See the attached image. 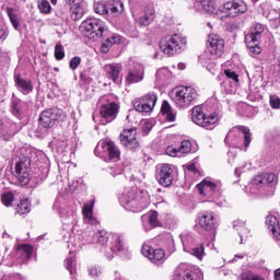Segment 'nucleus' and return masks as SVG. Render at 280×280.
I'll list each match as a JSON object with an SVG mask.
<instances>
[{
  "label": "nucleus",
  "instance_id": "13",
  "mask_svg": "<svg viewBox=\"0 0 280 280\" xmlns=\"http://www.w3.org/2000/svg\"><path fill=\"white\" fill-rule=\"evenodd\" d=\"M144 75H145V67H143V65L141 63H135L127 74L126 83L137 84L139 82H143Z\"/></svg>",
  "mask_w": 280,
  "mask_h": 280
},
{
  "label": "nucleus",
  "instance_id": "38",
  "mask_svg": "<svg viewBox=\"0 0 280 280\" xmlns=\"http://www.w3.org/2000/svg\"><path fill=\"white\" fill-rule=\"evenodd\" d=\"M7 14H8L14 30H19L21 23H19V18L16 16V14H14L12 8H7Z\"/></svg>",
  "mask_w": 280,
  "mask_h": 280
},
{
  "label": "nucleus",
  "instance_id": "12",
  "mask_svg": "<svg viewBox=\"0 0 280 280\" xmlns=\"http://www.w3.org/2000/svg\"><path fill=\"white\" fill-rule=\"evenodd\" d=\"M207 48L212 56L220 57L224 51V39L220 38L218 34L210 35L207 42Z\"/></svg>",
  "mask_w": 280,
  "mask_h": 280
},
{
  "label": "nucleus",
  "instance_id": "3",
  "mask_svg": "<svg viewBox=\"0 0 280 280\" xmlns=\"http://www.w3.org/2000/svg\"><path fill=\"white\" fill-rule=\"evenodd\" d=\"M106 24L100 19H89L81 23L80 31L91 40H100L104 36Z\"/></svg>",
  "mask_w": 280,
  "mask_h": 280
},
{
  "label": "nucleus",
  "instance_id": "39",
  "mask_svg": "<svg viewBox=\"0 0 280 280\" xmlns=\"http://www.w3.org/2000/svg\"><path fill=\"white\" fill-rule=\"evenodd\" d=\"M262 178H264L265 185L267 184L269 187H275V185H277V175L272 173L262 174Z\"/></svg>",
  "mask_w": 280,
  "mask_h": 280
},
{
  "label": "nucleus",
  "instance_id": "47",
  "mask_svg": "<svg viewBox=\"0 0 280 280\" xmlns=\"http://www.w3.org/2000/svg\"><path fill=\"white\" fill-rule=\"evenodd\" d=\"M261 185H265L264 174L257 175L256 177H254V179L252 182V189H255V187H261Z\"/></svg>",
  "mask_w": 280,
  "mask_h": 280
},
{
  "label": "nucleus",
  "instance_id": "64",
  "mask_svg": "<svg viewBox=\"0 0 280 280\" xmlns=\"http://www.w3.org/2000/svg\"><path fill=\"white\" fill-rule=\"evenodd\" d=\"M240 170H242V167H237V168H235V171H234V174L236 175V176H240Z\"/></svg>",
  "mask_w": 280,
  "mask_h": 280
},
{
  "label": "nucleus",
  "instance_id": "23",
  "mask_svg": "<svg viewBox=\"0 0 280 280\" xmlns=\"http://www.w3.org/2000/svg\"><path fill=\"white\" fill-rule=\"evenodd\" d=\"M70 12L72 21H80L84 16V8L80 5V0H74L70 4Z\"/></svg>",
  "mask_w": 280,
  "mask_h": 280
},
{
  "label": "nucleus",
  "instance_id": "43",
  "mask_svg": "<svg viewBox=\"0 0 280 280\" xmlns=\"http://www.w3.org/2000/svg\"><path fill=\"white\" fill-rule=\"evenodd\" d=\"M95 237L98 242V244H102L104 246V244H108V233L104 232V231H98L95 233Z\"/></svg>",
  "mask_w": 280,
  "mask_h": 280
},
{
  "label": "nucleus",
  "instance_id": "42",
  "mask_svg": "<svg viewBox=\"0 0 280 280\" xmlns=\"http://www.w3.org/2000/svg\"><path fill=\"white\" fill-rule=\"evenodd\" d=\"M1 200L4 207H12V202H14V194L5 192L2 195Z\"/></svg>",
  "mask_w": 280,
  "mask_h": 280
},
{
  "label": "nucleus",
  "instance_id": "53",
  "mask_svg": "<svg viewBox=\"0 0 280 280\" xmlns=\"http://www.w3.org/2000/svg\"><path fill=\"white\" fill-rule=\"evenodd\" d=\"M224 73H225L226 78L234 80V82H240V78L237 77V73H235V71L225 70Z\"/></svg>",
  "mask_w": 280,
  "mask_h": 280
},
{
  "label": "nucleus",
  "instance_id": "37",
  "mask_svg": "<svg viewBox=\"0 0 280 280\" xmlns=\"http://www.w3.org/2000/svg\"><path fill=\"white\" fill-rule=\"evenodd\" d=\"M150 226L156 228L161 226V221H159V212L151 211L148 215Z\"/></svg>",
  "mask_w": 280,
  "mask_h": 280
},
{
  "label": "nucleus",
  "instance_id": "4",
  "mask_svg": "<svg viewBox=\"0 0 280 280\" xmlns=\"http://www.w3.org/2000/svg\"><path fill=\"white\" fill-rule=\"evenodd\" d=\"M198 100V91L191 86H179L174 90V104L178 108H189Z\"/></svg>",
  "mask_w": 280,
  "mask_h": 280
},
{
  "label": "nucleus",
  "instance_id": "18",
  "mask_svg": "<svg viewBox=\"0 0 280 280\" xmlns=\"http://www.w3.org/2000/svg\"><path fill=\"white\" fill-rule=\"evenodd\" d=\"M197 189L200 196H206L207 198H212L213 194H215V189H218V185L213 182L202 180L197 185Z\"/></svg>",
  "mask_w": 280,
  "mask_h": 280
},
{
  "label": "nucleus",
  "instance_id": "21",
  "mask_svg": "<svg viewBox=\"0 0 280 280\" xmlns=\"http://www.w3.org/2000/svg\"><path fill=\"white\" fill-rule=\"evenodd\" d=\"M107 8L110 16H121L124 13V2L121 0H109Z\"/></svg>",
  "mask_w": 280,
  "mask_h": 280
},
{
  "label": "nucleus",
  "instance_id": "19",
  "mask_svg": "<svg viewBox=\"0 0 280 280\" xmlns=\"http://www.w3.org/2000/svg\"><path fill=\"white\" fill-rule=\"evenodd\" d=\"M15 86L23 93L24 95H27L28 93H32L34 86L32 85V81H27L23 79L20 74L15 75L14 78Z\"/></svg>",
  "mask_w": 280,
  "mask_h": 280
},
{
  "label": "nucleus",
  "instance_id": "62",
  "mask_svg": "<svg viewBox=\"0 0 280 280\" xmlns=\"http://www.w3.org/2000/svg\"><path fill=\"white\" fill-rule=\"evenodd\" d=\"M5 31L4 30H0V40L1 38H5Z\"/></svg>",
  "mask_w": 280,
  "mask_h": 280
},
{
  "label": "nucleus",
  "instance_id": "54",
  "mask_svg": "<svg viewBox=\"0 0 280 280\" xmlns=\"http://www.w3.org/2000/svg\"><path fill=\"white\" fill-rule=\"evenodd\" d=\"M270 106L271 108H280V98L277 96H270Z\"/></svg>",
  "mask_w": 280,
  "mask_h": 280
},
{
  "label": "nucleus",
  "instance_id": "52",
  "mask_svg": "<svg viewBox=\"0 0 280 280\" xmlns=\"http://www.w3.org/2000/svg\"><path fill=\"white\" fill-rule=\"evenodd\" d=\"M82 62V58L80 57H73L70 60V69L75 70L77 67H80V63Z\"/></svg>",
  "mask_w": 280,
  "mask_h": 280
},
{
  "label": "nucleus",
  "instance_id": "27",
  "mask_svg": "<svg viewBox=\"0 0 280 280\" xmlns=\"http://www.w3.org/2000/svg\"><path fill=\"white\" fill-rule=\"evenodd\" d=\"M161 110L162 115H165L167 121H174L176 119V114H174V109L172 108V105H170V102L163 101Z\"/></svg>",
  "mask_w": 280,
  "mask_h": 280
},
{
  "label": "nucleus",
  "instance_id": "60",
  "mask_svg": "<svg viewBox=\"0 0 280 280\" xmlns=\"http://www.w3.org/2000/svg\"><path fill=\"white\" fill-rule=\"evenodd\" d=\"M145 128H147V132H150V130H152V124L147 122L145 127H143L142 130H145Z\"/></svg>",
  "mask_w": 280,
  "mask_h": 280
},
{
  "label": "nucleus",
  "instance_id": "55",
  "mask_svg": "<svg viewBox=\"0 0 280 280\" xmlns=\"http://www.w3.org/2000/svg\"><path fill=\"white\" fill-rule=\"evenodd\" d=\"M166 154H168V156H178V150L174 147H168L166 148Z\"/></svg>",
  "mask_w": 280,
  "mask_h": 280
},
{
  "label": "nucleus",
  "instance_id": "1",
  "mask_svg": "<svg viewBox=\"0 0 280 280\" xmlns=\"http://www.w3.org/2000/svg\"><path fill=\"white\" fill-rule=\"evenodd\" d=\"M186 45L187 38L178 34L165 36L160 40V49L165 56H176V54H180Z\"/></svg>",
  "mask_w": 280,
  "mask_h": 280
},
{
  "label": "nucleus",
  "instance_id": "57",
  "mask_svg": "<svg viewBox=\"0 0 280 280\" xmlns=\"http://www.w3.org/2000/svg\"><path fill=\"white\" fill-rule=\"evenodd\" d=\"M253 184L249 185L248 189H249V194H253L254 196H257V194H259V186H256L255 188H253Z\"/></svg>",
  "mask_w": 280,
  "mask_h": 280
},
{
  "label": "nucleus",
  "instance_id": "14",
  "mask_svg": "<svg viewBox=\"0 0 280 280\" xmlns=\"http://www.w3.org/2000/svg\"><path fill=\"white\" fill-rule=\"evenodd\" d=\"M158 170V178L160 185L163 187H170V185H172V180H174V176L172 175V167L168 164H162Z\"/></svg>",
  "mask_w": 280,
  "mask_h": 280
},
{
  "label": "nucleus",
  "instance_id": "56",
  "mask_svg": "<svg viewBox=\"0 0 280 280\" xmlns=\"http://www.w3.org/2000/svg\"><path fill=\"white\" fill-rule=\"evenodd\" d=\"M116 250H124V243L121 242V238H117L116 241Z\"/></svg>",
  "mask_w": 280,
  "mask_h": 280
},
{
  "label": "nucleus",
  "instance_id": "15",
  "mask_svg": "<svg viewBox=\"0 0 280 280\" xmlns=\"http://www.w3.org/2000/svg\"><path fill=\"white\" fill-rule=\"evenodd\" d=\"M141 253L144 257H148L151 261H153V264H156V261H163V259H165V252H163V249H154L150 245H143Z\"/></svg>",
  "mask_w": 280,
  "mask_h": 280
},
{
  "label": "nucleus",
  "instance_id": "45",
  "mask_svg": "<svg viewBox=\"0 0 280 280\" xmlns=\"http://www.w3.org/2000/svg\"><path fill=\"white\" fill-rule=\"evenodd\" d=\"M55 58L56 60H62L65 58V47L61 44L55 46Z\"/></svg>",
  "mask_w": 280,
  "mask_h": 280
},
{
  "label": "nucleus",
  "instance_id": "58",
  "mask_svg": "<svg viewBox=\"0 0 280 280\" xmlns=\"http://www.w3.org/2000/svg\"><path fill=\"white\" fill-rule=\"evenodd\" d=\"M89 272L91 277H97L100 275V271L95 267L90 268Z\"/></svg>",
  "mask_w": 280,
  "mask_h": 280
},
{
  "label": "nucleus",
  "instance_id": "22",
  "mask_svg": "<svg viewBox=\"0 0 280 280\" xmlns=\"http://www.w3.org/2000/svg\"><path fill=\"white\" fill-rule=\"evenodd\" d=\"M259 40H260L259 38L254 37L253 35L245 36V44L249 49V52L254 54V56H258V54H261V47H259Z\"/></svg>",
  "mask_w": 280,
  "mask_h": 280
},
{
  "label": "nucleus",
  "instance_id": "49",
  "mask_svg": "<svg viewBox=\"0 0 280 280\" xmlns=\"http://www.w3.org/2000/svg\"><path fill=\"white\" fill-rule=\"evenodd\" d=\"M197 259H202V255H205V247H195L190 252Z\"/></svg>",
  "mask_w": 280,
  "mask_h": 280
},
{
  "label": "nucleus",
  "instance_id": "33",
  "mask_svg": "<svg viewBox=\"0 0 280 280\" xmlns=\"http://www.w3.org/2000/svg\"><path fill=\"white\" fill-rule=\"evenodd\" d=\"M11 113L14 115V117H21L23 115V105L21 101H12L11 103Z\"/></svg>",
  "mask_w": 280,
  "mask_h": 280
},
{
  "label": "nucleus",
  "instance_id": "2",
  "mask_svg": "<svg viewBox=\"0 0 280 280\" xmlns=\"http://www.w3.org/2000/svg\"><path fill=\"white\" fill-rule=\"evenodd\" d=\"M120 205L127 210L137 213L143 211L150 205L148 197H137V192L129 190L119 198Z\"/></svg>",
  "mask_w": 280,
  "mask_h": 280
},
{
  "label": "nucleus",
  "instance_id": "34",
  "mask_svg": "<svg viewBox=\"0 0 280 280\" xmlns=\"http://www.w3.org/2000/svg\"><path fill=\"white\" fill-rule=\"evenodd\" d=\"M16 213H19V215H25V213H30V201L23 200L20 201V203H18L16 209H15Z\"/></svg>",
  "mask_w": 280,
  "mask_h": 280
},
{
  "label": "nucleus",
  "instance_id": "41",
  "mask_svg": "<svg viewBox=\"0 0 280 280\" xmlns=\"http://www.w3.org/2000/svg\"><path fill=\"white\" fill-rule=\"evenodd\" d=\"M177 152H180L182 154H189V152H191V142L189 140L182 141Z\"/></svg>",
  "mask_w": 280,
  "mask_h": 280
},
{
  "label": "nucleus",
  "instance_id": "17",
  "mask_svg": "<svg viewBox=\"0 0 280 280\" xmlns=\"http://www.w3.org/2000/svg\"><path fill=\"white\" fill-rule=\"evenodd\" d=\"M199 225L205 231H213L218 225V220L213 217V212H203L201 217H199Z\"/></svg>",
  "mask_w": 280,
  "mask_h": 280
},
{
  "label": "nucleus",
  "instance_id": "48",
  "mask_svg": "<svg viewBox=\"0 0 280 280\" xmlns=\"http://www.w3.org/2000/svg\"><path fill=\"white\" fill-rule=\"evenodd\" d=\"M170 75V70L167 68H161L156 71L158 80H165Z\"/></svg>",
  "mask_w": 280,
  "mask_h": 280
},
{
  "label": "nucleus",
  "instance_id": "44",
  "mask_svg": "<svg viewBox=\"0 0 280 280\" xmlns=\"http://www.w3.org/2000/svg\"><path fill=\"white\" fill-rule=\"evenodd\" d=\"M38 9H39V12H42L43 14H50V12H51V4H49V1L43 0L38 4Z\"/></svg>",
  "mask_w": 280,
  "mask_h": 280
},
{
  "label": "nucleus",
  "instance_id": "5",
  "mask_svg": "<svg viewBox=\"0 0 280 280\" xmlns=\"http://www.w3.org/2000/svg\"><path fill=\"white\" fill-rule=\"evenodd\" d=\"M191 119L194 124L200 126L201 128H206V130H213L215 124H218V114L213 113L209 116L202 112V107L197 105L192 108Z\"/></svg>",
  "mask_w": 280,
  "mask_h": 280
},
{
  "label": "nucleus",
  "instance_id": "31",
  "mask_svg": "<svg viewBox=\"0 0 280 280\" xmlns=\"http://www.w3.org/2000/svg\"><path fill=\"white\" fill-rule=\"evenodd\" d=\"M117 43H119L118 36L108 37L101 46L102 54H108V51H110V47H113V45H117Z\"/></svg>",
  "mask_w": 280,
  "mask_h": 280
},
{
  "label": "nucleus",
  "instance_id": "20",
  "mask_svg": "<svg viewBox=\"0 0 280 280\" xmlns=\"http://www.w3.org/2000/svg\"><path fill=\"white\" fill-rule=\"evenodd\" d=\"M266 224L269 231L272 233L273 237L277 241H280V226H279V220H277V217L268 215L266 218Z\"/></svg>",
  "mask_w": 280,
  "mask_h": 280
},
{
  "label": "nucleus",
  "instance_id": "25",
  "mask_svg": "<svg viewBox=\"0 0 280 280\" xmlns=\"http://www.w3.org/2000/svg\"><path fill=\"white\" fill-rule=\"evenodd\" d=\"M105 70L107 73V77L113 80V82H116V80H119V72L121 71V66L117 63H109L105 66Z\"/></svg>",
  "mask_w": 280,
  "mask_h": 280
},
{
  "label": "nucleus",
  "instance_id": "61",
  "mask_svg": "<svg viewBox=\"0 0 280 280\" xmlns=\"http://www.w3.org/2000/svg\"><path fill=\"white\" fill-rule=\"evenodd\" d=\"M115 172H116V174H122L124 168H121V167H119V166H116V167H115Z\"/></svg>",
  "mask_w": 280,
  "mask_h": 280
},
{
  "label": "nucleus",
  "instance_id": "11",
  "mask_svg": "<svg viewBox=\"0 0 280 280\" xmlns=\"http://www.w3.org/2000/svg\"><path fill=\"white\" fill-rule=\"evenodd\" d=\"M119 110V105L117 103H108L104 104L100 108V113L102 116V124L103 126H106V124H110V121H114L117 117V113Z\"/></svg>",
  "mask_w": 280,
  "mask_h": 280
},
{
  "label": "nucleus",
  "instance_id": "35",
  "mask_svg": "<svg viewBox=\"0 0 280 280\" xmlns=\"http://www.w3.org/2000/svg\"><path fill=\"white\" fill-rule=\"evenodd\" d=\"M264 25L256 23L252 28H250V33L247 34L248 36H254L255 38L260 39L261 38V34H264Z\"/></svg>",
  "mask_w": 280,
  "mask_h": 280
},
{
  "label": "nucleus",
  "instance_id": "30",
  "mask_svg": "<svg viewBox=\"0 0 280 280\" xmlns=\"http://www.w3.org/2000/svg\"><path fill=\"white\" fill-rule=\"evenodd\" d=\"M154 19H155L154 9H147L144 11L143 16L139 19V23L140 25L148 26L154 21Z\"/></svg>",
  "mask_w": 280,
  "mask_h": 280
},
{
  "label": "nucleus",
  "instance_id": "46",
  "mask_svg": "<svg viewBox=\"0 0 280 280\" xmlns=\"http://www.w3.org/2000/svg\"><path fill=\"white\" fill-rule=\"evenodd\" d=\"M96 14H109L108 13V2L107 3H97L96 7L94 8Z\"/></svg>",
  "mask_w": 280,
  "mask_h": 280
},
{
  "label": "nucleus",
  "instance_id": "36",
  "mask_svg": "<svg viewBox=\"0 0 280 280\" xmlns=\"http://www.w3.org/2000/svg\"><path fill=\"white\" fill-rule=\"evenodd\" d=\"M234 229L238 231L240 237H244V235H248V229H246V223L244 221H234Z\"/></svg>",
  "mask_w": 280,
  "mask_h": 280
},
{
  "label": "nucleus",
  "instance_id": "51",
  "mask_svg": "<svg viewBox=\"0 0 280 280\" xmlns=\"http://www.w3.org/2000/svg\"><path fill=\"white\" fill-rule=\"evenodd\" d=\"M242 280H261L259 277L255 276L250 271H245L242 273Z\"/></svg>",
  "mask_w": 280,
  "mask_h": 280
},
{
  "label": "nucleus",
  "instance_id": "40",
  "mask_svg": "<svg viewBox=\"0 0 280 280\" xmlns=\"http://www.w3.org/2000/svg\"><path fill=\"white\" fill-rule=\"evenodd\" d=\"M142 97H143L147 105L152 106V104H153V109H154V106H156V102L159 100V97H156V94L148 93Z\"/></svg>",
  "mask_w": 280,
  "mask_h": 280
},
{
  "label": "nucleus",
  "instance_id": "29",
  "mask_svg": "<svg viewBox=\"0 0 280 280\" xmlns=\"http://www.w3.org/2000/svg\"><path fill=\"white\" fill-rule=\"evenodd\" d=\"M18 253L21 255L22 259L27 261L32 257V253H34V247L30 244L19 245Z\"/></svg>",
  "mask_w": 280,
  "mask_h": 280
},
{
  "label": "nucleus",
  "instance_id": "63",
  "mask_svg": "<svg viewBox=\"0 0 280 280\" xmlns=\"http://www.w3.org/2000/svg\"><path fill=\"white\" fill-rule=\"evenodd\" d=\"M188 170L190 172H196V166L194 164H191V165L188 166Z\"/></svg>",
  "mask_w": 280,
  "mask_h": 280
},
{
  "label": "nucleus",
  "instance_id": "16",
  "mask_svg": "<svg viewBox=\"0 0 280 280\" xmlns=\"http://www.w3.org/2000/svg\"><path fill=\"white\" fill-rule=\"evenodd\" d=\"M175 279L176 280H203L205 276L202 271H185L183 267H178L175 271Z\"/></svg>",
  "mask_w": 280,
  "mask_h": 280
},
{
  "label": "nucleus",
  "instance_id": "32",
  "mask_svg": "<svg viewBox=\"0 0 280 280\" xmlns=\"http://www.w3.org/2000/svg\"><path fill=\"white\" fill-rule=\"evenodd\" d=\"M238 132L244 135V145L248 148L250 145V141H253V133H250V129L246 126H238L236 127Z\"/></svg>",
  "mask_w": 280,
  "mask_h": 280
},
{
  "label": "nucleus",
  "instance_id": "59",
  "mask_svg": "<svg viewBox=\"0 0 280 280\" xmlns=\"http://www.w3.org/2000/svg\"><path fill=\"white\" fill-rule=\"evenodd\" d=\"M275 280H280V268L275 270Z\"/></svg>",
  "mask_w": 280,
  "mask_h": 280
},
{
  "label": "nucleus",
  "instance_id": "10",
  "mask_svg": "<svg viewBox=\"0 0 280 280\" xmlns=\"http://www.w3.org/2000/svg\"><path fill=\"white\" fill-rule=\"evenodd\" d=\"M120 142L128 150H139V140L137 139V129H125L120 133Z\"/></svg>",
  "mask_w": 280,
  "mask_h": 280
},
{
  "label": "nucleus",
  "instance_id": "9",
  "mask_svg": "<svg viewBox=\"0 0 280 280\" xmlns=\"http://www.w3.org/2000/svg\"><path fill=\"white\" fill-rule=\"evenodd\" d=\"M15 177L21 185H27L30 183V159L22 158L15 164Z\"/></svg>",
  "mask_w": 280,
  "mask_h": 280
},
{
  "label": "nucleus",
  "instance_id": "50",
  "mask_svg": "<svg viewBox=\"0 0 280 280\" xmlns=\"http://www.w3.org/2000/svg\"><path fill=\"white\" fill-rule=\"evenodd\" d=\"M73 266H75V258L69 257L66 259V268L69 270L70 275H73Z\"/></svg>",
  "mask_w": 280,
  "mask_h": 280
},
{
  "label": "nucleus",
  "instance_id": "28",
  "mask_svg": "<svg viewBox=\"0 0 280 280\" xmlns=\"http://www.w3.org/2000/svg\"><path fill=\"white\" fill-rule=\"evenodd\" d=\"M197 5H201L205 12L215 14V0H196Z\"/></svg>",
  "mask_w": 280,
  "mask_h": 280
},
{
  "label": "nucleus",
  "instance_id": "24",
  "mask_svg": "<svg viewBox=\"0 0 280 280\" xmlns=\"http://www.w3.org/2000/svg\"><path fill=\"white\" fill-rule=\"evenodd\" d=\"M153 105H148V103H145V98H143V96L141 98H137L133 101V107L138 113H152L153 110Z\"/></svg>",
  "mask_w": 280,
  "mask_h": 280
},
{
  "label": "nucleus",
  "instance_id": "7",
  "mask_svg": "<svg viewBox=\"0 0 280 280\" xmlns=\"http://www.w3.org/2000/svg\"><path fill=\"white\" fill-rule=\"evenodd\" d=\"M94 153L96 156H108L109 159H119L121 156V151L113 141H102L98 142Z\"/></svg>",
  "mask_w": 280,
  "mask_h": 280
},
{
  "label": "nucleus",
  "instance_id": "26",
  "mask_svg": "<svg viewBox=\"0 0 280 280\" xmlns=\"http://www.w3.org/2000/svg\"><path fill=\"white\" fill-rule=\"evenodd\" d=\"M93 207H95V199H92L91 203H84L82 209L83 218L88 220L89 224H95V219L93 218Z\"/></svg>",
  "mask_w": 280,
  "mask_h": 280
},
{
  "label": "nucleus",
  "instance_id": "6",
  "mask_svg": "<svg viewBox=\"0 0 280 280\" xmlns=\"http://www.w3.org/2000/svg\"><path fill=\"white\" fill-rule=\"evenodd\" d=\"M67 114L60 108H50L44 110L39 116V124L43 128H54L56 121H65Z\"/></svg>",
  "mask_w": 280,
  "mask_h": 280
},
{
  "label": "nucleus",
  "instance_id": "8",
  "mask_svg": "<svg viewBox=\"0 0 280 280\" xmlns=\"http://www.w3.org/2000/svg\"><path fill=\"white\" fill-rule=\"evenodd\" d=\"M223 10L226 12L228 16L235 19V16L246 13L248 5L244 0H231L223 4Z\"/></svg>",
  "mask_w": 280,
  "mask_h": 280
}]
</instances>
